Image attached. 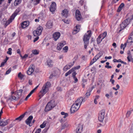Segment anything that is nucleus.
Masks as SVG:
<instances>
[{"label": "nucleus", "instance_id": "1", "mask_svg": "<svg viewBox=\"0 0 133 133\" xmlns=\"http://www.w3.org/2000/svg\"><path fill=\"white\" fill-rule=\"evenodd\" d=\"M51 85L50 82H48L43 87L42 89L39 93V96L40 99L48 91L49 88L51 87Z\"/></svg>", "mask_w": 133, "mask_h": 133}, {"label": "nucleus", "instance_id": "2", "mask_svg": "<svg viewBox=\"0 0 133 133\" xmlns=\"http://www.w3.org/2000/svg\"><path fill=\"white\" fill-rule=\"evenodd\" d=\"M21 9L19 8H18L14 12L11 16L10 18L8 21L6 22L5 24V27H6L8 25L12 22L16 16L18 14L19 12L21 11Z\"/></svg>", "mask_w": 133, "mask_h": 133}, {"label": "nucleus", "instance_id": "3", "mask_svg": "<svg viewBox=\"0 0 133 133\" xmlns=\"http://www.w3.org/2000/svg\"><path fill=\"white\" fill-rule=\"evenodd\" d=\"M88 34L87 35L85 34L83 38V41L84 42V48L86 49L87 48L88 45L89 43V40L91 36V32L90 30L87 31Z\"/></svg>", "mask_w": 133, "mask_h": 133}, {"label": "nucleus", "instance_id": "4", "mask_svg": "<svg viewBox=\"0 0 133 133\" xmlns=\"http://www.w3.org/2000/svg\"><path fill=\"white\" fill-rule=\"evenodd\" d=\"M42 29V27L40 26L37 28L36 30L33 31V34L34 36L37 37L34 40V42H35L39 38L38 36L41 34Z\"/></svg>", "mask_w": 133, "mask_h": 133}, {"label": "nucleus", "instance_id": "5", "mask_svg": "<svg viewBox=\"0 0 133 133\" xmlns=\"http://www.w3.org/2000/svg\"><path fill=\"white\" fill-rule=\"evenodd\" d=\"M55 106L54 102L51 101L49 102L46 106L45 109V111H48L51 109Z\"/></svg>", "mask_w": 133, "mask_h": 133}, {"label": "nucleus", "instance_id": "6", "mask_svg": "<svg viewBox=\"0 0 133 133\" xmlns=\"http://www.w3.org/2000/svg\"><path fill=\"white\" fill-rule=\"evenodd\" d=\"M105 110L103 109L101 111L99 114L98 120L101 122H102L104 117Z\"/></svg>", "mask_w": 133, "mask_h": 133}, {"label": "nucleus", "instance_id": "7", "mask_svg": "<svg viewBox=\"0 0 133 133\" xmlns=\"http://www.w3.org/2000/svg\"><path fill=\"white\" fill-rule=\"evenodd\" d=\"M80 106L74 103L72 105L71 108L70 110L71 113H73L77 111L79 108Z\"/></svg>", "mask_w": 133, "mask_h": 133}, {"label": "nucleus", "instance_id": "8", "mask_svg": "<svg viewBox=\"0 0 133 133\" xmlns=\"http://www.w3.org/2000/svg\"><path fill=\"white\" fill-rule=\"evenodd\" d=\"M33 116H30L25 121L27 125H29V127L32 126L31 125V121L33 119Z\"/></svg>", "mask_w": 133, "mask_h": 133}, {"label": "nucleus", "instance_id": "9", "mask_svg": "<svg viewBox=\"0 0 133 133\" xmlns=\"http://www.w3.org/2000/svg\"><path fill=\"white\" fill-rule=\"evenodd\" d=\"M56 4L55 2H52L50 8V11L53 12L55 11L56 9Z\"/></svg>", "mask_w": 133, "mask_h": 133}, {"label": "nucleus", "instance_id": "10", "mask_svg": "<svg viewBox=\"0 0 133 133\" xmlns=\"http://www.w3.org/2000/svg\"><path fill=\"white\" fill-rule=\"evenodd\" d=\"M60 36V33L59 32H56L54 33L53 35V36L54 39L55 41H57L59 38Z\"/></svg>", "mask_w": 133, "mask_h": 133}, {"label": "nucleus", "instance_id": "11", "mask_svg": "<svg viewBox=\"0 0 133 133\" xmlns=\"http://www.w3.org/2000/svg\"><path fill=\"white\" fill-rule=\"evenodd\" d=\"M27 113L26 112H25L23 114L21 115L19 117H18L16 118L15 120L12 122V123H14L15 122H16V121H20L24 117L25 113Z\"/></svg>", "mask_w": 133, "mask_h": 133}, {"label": "nucleus", "instance_id": "12", "mask_svg": "<svg viewBox=\"0 0 133 133\" xmlns=\"http://www.w3.org/2000/svg\"><path fill=\"white\" fill-rule=\"evenodd\" d=\"M94 88V86H92L89 88L85 94L86 97H88L90 96L91 92Z\"/></svg>", "mask_w": 133, "mask_h": 133}, {"label": "nucleus", "instance_id": "13", "mask_svg": "<svg viewBox=\"0 0 133 133\" xmlns=\"http://www.w3.org/2000/svg\"><path fill=\"white\" fill-rule=\"evenodd\" d=\"M29 23V22L28 21H25L22 23L21 26L23 28H25L28 26Z\"/></svg>", "mask_w": 133, "mask_h": 133}, {"label": "nucleus", "instance_id": "14", "mask_svg": "<svg viewBox=\"0 0 133 133\" xmlns=\"http://www.w3.org/2000/svg\"><path fill=\"white\" fill-rule=\"evenodd\" d=\"M127 20H125L123 21L122 22V23L120 24V28H121V30H119V31H121L122 30L124 29L127 26V24H124L125 23L126 21Z\"/></svg>", "mask_w": 133, "mask_h": 133}, {"label": "nucleus", "instance_id": "15", "mask_svg": "<svg viewBox=\"0 0 133 133\" xmlns=\"http://www.w3.org/2000/svg\"><path fill=\"white\" fill-rule=\"evenodd\" d=\"M68 11L67 9H65L63 10L62 15L64 17L67 18L68 16Z\"/></svg>", "mask_w": 133, "mask_h": 133}, {"label": "nucleus", "instance_id": "16", "mask_svg": "<svg viewBox=\"0 0 133 133\" xmlns=\"http://www.w3.org/2000/svg\"><path fill=\"white\" fill-rule=\"evenodd\" d=\"M34 70V69L32 67H30L29 68L28 70L27 71V74L29 75H31L33 73Z\"/></svg>", "mask_w": 133, "mask_h": 133}, {"label": "nucleus", "instance_id": "17", "mask_svg": "<svg viewBox=\"0 0 133 133\" xmlns=\"http://www.w3.org/2000/svg\"><path fill=\"white\" fill-rule=\"evenodd\" d=\"M82 97H81L80 98H78L75 101V103L76 104H77L78 105L80 106L81 104L82 103Z\"/></svg>", "mask_w": 133, "mask_h": 133}, {"label": "nucleus", "instance_id": "18", "mask_svg": "<svg viewBox=\"0 0 133 133\" xmlns=\"http://www.w3.org/2000/svg\"><path fill=\"white\" fill-rule=\"evenodd\" d=\"M47 65L49 67H52L53 66V62L50 59H48L47 61Z\"/></svg>", "mask_w": 133, "mask_h": 133}, {"label": "nucleus", "instance_id": "19", "mask_svg": "<svg viewBox=\"0 0 133 133\" xmlns=\"http://www.w3.org/2000/svg\"><path fill=\"white\" fill-rule=\"evenodd\" d=\"M82 127L81 125H79L78 127L77 128L76 130V133H80L82 130Z\"/></svg>", "mask_w": 133, "mask_h": 133}, {"label": "nucleus", "instance_id": "20", "mask_svg": "<svg viewBox=\"0 0 133 133\" xmlns=\"http://www.w3.org/2000/svg\"><path fill=\"white\" fill-rule=\"evenodd\" d=\"M124 6V4L123 3H121L119 6L117 11L118 12H120L123 9V7Z\"/></svg>", "mask_w": 133, "mask_h": 133}, {"label": "nucleus", "instance_id": "21", "mask_svg": "<svg viewBox=\"0 0 133 133\" xmlns=\"http://www.w3.org/2000/svg\"><path fill=\"white\" fill-rule=\"evenodd\" d=\"M127 54L129 55L127 57V58L128 61L129 62H130L131 61V60L130 59V58L132 57V55L130 51L129 50L127 52Z\"/></svg>", "mask_w": 133, "mask_h": 133}, {"label": "nucleus", "instance_id": "22", "mask_svg": "<svg viewBox=\"0 0 133 133\" xmlns=\"http://www.w3.org/2000/svg\"><path fill=\"white\" fill-rule=\"evenodd\" d=\"M81 25H76L75 27L74 28V31L76 32V33L78 32L79 31Z\"/></svg>", "mask_w": 133, "mask_h": 133}, {"label": "nucleus", "instance_id": "23", "mask_svg": "<svg viewBox=\"0 0 133 133\" xmlns=\"http://www.w3.org/2000/svg\"><path fill=\"white\" fill-rule=\"evenodd\" d=\"M52 23L50 22L49 21L47 22L46 26L48 28L50 29L52 27Z\"/></svg>", "mask_w": 133, "mask_h": 133}, {"label": "nucleus", "instance_id": "24", "mask_svg": "<svg viewBox=\"0 0 133 133\" xmlns=\"http://www.w3.org/2000/svg\"><path fill=\"white\" fill-rule=\"evenodd\" d=\"M9 121V119L6 120L5 121H2V126H4L8 124Z\"/></svg>", "mask_w": 133, "mask_h": 133}, {"label": "nucleus", "instance_id": "25", "mask_svg": "<svg viewBox=\"0 0 133 133\" xmlns=\"http://www.w3.org/2000/svg\"><path fill=\"white\" fill-rule=\"evenodd\" d=\"M107 35V32L106 31L104 32L102 34L100 35L99 36H100L101 38H102L103 39Z\"/></svg>", "mask_w": 133, "mask_h": 133}, {"label": "nucleus", "instance_id": "26", "mask_svg": "<svg viewBox=\"0 0 133 133\" xmlns=\"http://www.w3.org/2000/svg\"><path fill=\"white\" fill-rule=\"evenodd\" d=\"M22 0H15L14 2L15 6H17L19 4L21 3Z\"/></svg>", "mask_w": 133, "mask_h": 133}, {"label": "nucleus", "instance_id": "27", "mask_svg": "<svg viewBox=\"0 0 133 133\" xmlns=\"http://www.w3.org/2000/svg\"><path fill=\"white\" fill-rule=\"evenodd\" d=\"M100 36H99L97 39V43L98 44H100L103 40L102 38L101 39Z\"/></svg>", "mask_w": 133, "mask_h": 133}, {"label": "nucleus", "instance_id": "28", "mask_svg": "<svg viewBox=\"0 0 133 133\" xmlns=\"http://www.w3.org/2000/svg\"><path fill=\"white\" fill-rule=\"evenodd\" d=\"M63 46L60 43H58L57 45V49L58 50H60Z\"/></svg>", "mask_w": 133, "mask_h": 133}, {"label": "nucleus", "instance_id": "29", "mask_svg": "<svg viewBox=\"0 0 133 133\" xmlns=\"http://www.w3.org/2000/svg\"><path fill=\"white\" fill-rule=\"evenodd\" d=\"M38 87V85L35 88L33 89L32 90L30 93L29 94L30 96L36 90V89Z\"/></svg>", "mask_w": 133, "mask_h": 133}, {"label": "nucleus", "instance_id": "30", "mask_svg": "<svg viewBox=\"0 0 133 133\" xmlns=\"http://www.w3.org/2000/svg\"><path fill=\"white\" fill-rule=\"evenodd\" d=\"M61 114L62 115H64L63 117V118H65L66 117L68 116V114L67 113H65L64 112H62L61 113Z\"/></svg>", "mask_w": 133, "mask_h": 133}, {"label": "nucleus", "instance_id": "31", "mask_svg": "<svg viewBox=\"0 0 133 133\" xmlns=\"http://www.w3.org/2000/svg\"><path fill=\"white\" fill-rule=\"evenodd\" d=\"M132 110H133V109H132V110H131V111H127V113L126 114V117L127 118H128V117H129V116H130L131 113L132 111Z\"/></svg>", "mask_w": 133, "mask_h": 133}, {"label": "nucleus", "instance_id": "32", "mask_svg": "<svg viewBox=\"0 0 133 133\" xmlns=\"http://www.w3.org/2000/svg\"><path fill=\"white\" fill-rule=\"evenodd\" d=\"M13 93L14 94V95L17 97V100H18L21 97V95L20 96L18 94L15 92V93L13 92Z\"/></svg>", "mask_w": 133, "mask_h": 133}, {"label": "nucleus", "instance_id": "33", "mask_svg": "<svg viewBox=\"0 0 133 133\" xmlns=\"http://www.w3.org/2000/svg\"><path fill=\"white\" fill-rule=\"evenodd\" d=\"M46 123V121H44L40 125V127L41 128H44L45 126Z\"/></svg>", "mask_w": 133, "mask_h": 133}, {"label": "nucleus", "instance_id": "34", "mask_svg": "<svg viewBox=\"0 0 133 133\" xmlns=\"http://www.w3.org/2000/svg\"><path fill=\"white\" fill-rule=\"evenodd\" d=\"M76 17L77 20L78 21L80 20L82 18L81 15H76Z\"/></svg>", "mask_w": 133, "mask_h": 133}, {"label": "nucleus", "instance_id": "35", "mask_svg": "<svg viewBox=\"0 0 133 133\" xmlns=\"http://www.w3.org/2000/svg\"><path fill=\"white\" fill-rule=\"evenodd\" d=\"M32 52L33 54L35 55H37L39 54V52L36 50H32Z\"/></svg>", "mask_w": 133, "mask_h": 133}, {"label": "nucleus", "instance_id": "36", "mask_svg": "<svg viewBox=\"0 0 133 133\" xmlns=\"http://www.w3.org/2000/svg\"><path fill=\"white\" fill-rule=\"evenodd\" d=\"M73 69H71L69 71L66 72L65 75V76L66 77L68 75L71 74L72 72H73L72 70Z\"/></svg>", "mask_w": 133, "mask_h": 133}, {"label": "nucleus", "instance_id": "37", "mask_svg": "<svg viewBox=\"0 0 133 133\" xmlns=\"http://www.w3.org/2000/svg\"><path fill=\"white\" fill-rule=\"evenodd\" d=\"M80 65H78L74 67H73L71 69H73V70H72L73 72L74 71L80 68Z\"/></svg>", "mask_w": 133, "mask_h": 133}, {"label": "nucleus", "instance_id": "38", "mask_svg": "<svg viewBox=\"0 0 133 133\" xmlns=\"http://www.w3.org/2000/svg\"><path fill=\"white\" fill-rule=\"evenodd\" d=\"M70 68L69 66H68V65L67 64L64 67L63 70L64 71H66Z\"/></svg>", "mask_w": 133, "mask_h": 133}, {"label": "nucleus", "instance_id": "39", "mask_svg": "<svg viewBox=\"0 0 133 133\" xmlns=\"http://www.w3.org/2000/svg\"><path fill=\"white\" fill-rule=\"evenodd\" d=\"M23 90L22 89H20L18 90L17 91V93L20 96L22 95V93Z\"/></svg>", "mask_w": 133, "mask_h": 133}, {"label": "nucleus", "instance_id": "40", "mask_svg": "<svg viewBox=\"0 0 133 133\" xmlns=\"http://www.w3.org/2000/svg\"><path fill=\"white\" fill-rule=\"evenodd\" d=\"M18 77L20 79H22L23 77V76L21 74V72H20L18 74Z\"/></svg>", "mask_w": 133, "mask_h": 133}, {"label": "nucleus", "instance_id": "41", "mask_svg": "<svg viewBox=\"0 0 133 133\" xmlns=\"http://www.w3.org/2000/svg\"><path fill=\"white\" fill-rule=\"evenodd\" d=\"M8 51L7 52V53L10 55H11L12 54V49L10 48L8 49Z\"/></svg>", "mask_w": 133, "mask_h": 133}, {"label": "nucleus", "instance_id": "42", "mask_svg": "<svg viewBox=\"0 0 133 133\" xmlns=\"http://www.w3.org/2000/svg\"><path fill=\"white\" fill-rule=\"evenodd\" d=\"M96 61V59H95L94 58L91 60V61L90 62V65L92 64Z\"/></svg>", "mask_w": 133, "mask_h": 133}, {"label": "nucleus", "instance_id": "43", "mask_svg": "<svg viewBox=\"0 0 133 133\" xmlns=\"http://www.w3.org/2000/svg\"><path fill=\"white\" fill-rule=\"evenodd\" d=\"M128 38L131 39L133 40V31L132 32L130 35L129 36Z\"/></svg>", "mask_w": 133, "mask_h": 133}, {"label": "nucleus", "instance_id": "44", "mask_svg": "<svg viewBox=\"0 0 133 133\" xmlns=\"http://www.w3.org/2000/svg\"><path fill=\"white\" fill-rule=\"evenodd\" d=\"M62 21L65 23L66 24H69V21L68 20H67L65 19H62Z\"/></svg>", "mask_w": 133, "mask_h": 133}, {"label": "nucleus", "instance_id": "45", "mask_svg": "<svg viewBox=\"0 0 133 133\" xmlns=\"http://www.w3.org/2000/svg\"><path fill=\"white\" fill-rule=\"evenodd\" d=\"M132 40V39L131 40L130 39H129V38H128V39L127 41V43H131L130 44L131 45V43L133 42V40Z\"/></svg>", "mask_w": 133, "mask_h": 133}, {"label": "nucleus", "instance_id": "46", "mask_svg": "<svg viewBox=\"0 0 133 133\" xmlns=\"http://www.w3.org/2000/svg\"><path fill=\"white\" fill-rule=\"evenodd\" d=\"M40 0H36L35 1V2H34V5H36L38 4H39L40 2Z\"/></svg>", "mask_w": 133, "mask_h": 133}, {"label": "nucleus", "instance_id": "47", "mask_svg": "<svg viewBox=\"0 0 133 133\" xmlns=\"http://www.w3.org/2000/svg\"><path fill=\"white\" fill-rule=\"evenodd\" d=\"M129 20L130 19L129 18H127L125 20H126L127 21H126V22L124 24H127V25H128L130 23V22L129 21Z\"/></svg>", "mask_w": 133, "mask_h": 133}, {"label": "nucleus", "instance_id": "48", "mask_svg": "<svg viewBox=\"0 0 133 133\" xmlns=\"http://www.w3.org/2000/svg\"><path fill=\"white\" fill-rule=\"evenodd\" d=\"M68 49V46H65L63 48V50H65L64 52H67Z\"/></svg>", "mask_w": 133, "mask_h": 133}, {"label": "nucleus", "instance_id": "49", "mask_svg": "<svg viewBox=\"0 0 133 133\" xmlns=\"http://www.w3.org/2000/svg\"><path fill=\"white\" fill-rule=\"evenodd\" d=\"M74 61L73 63H70L67 65H68L69 67L70 68L74 65Z\"/></svg>", "mask_w": 133, "mask_h": 133}, {"label": "nucleus", "instance_id": "50", "mask_svg": "<svg viewBox=\"0 0 133 133\" xmlns=\"http://www.w3.org/2000/svg\"><path fill=\"white\" fill-rule=\"evenodd\" d=\"M67 124L66 123H65L64 124H63L62 126V129H64L65 128L67 127Z\"/></svg>", "mask_w": 133, "mask_h": 133}, {"label": "nucleus", "instance_id": "51", "mask_svg": "<svg viewBox=\"0 0 133 133\" xmlns=\"http://www.w3.org/2000/svg\"><path fill=\"white\" fill-rule=\"evenodd\" d=\"M100 57L99 54L95 56L94 58L96 59V61L98 60Z\"/></svg>", "mask_w": 133, "mask_h": 133}, {"label": "nucleus", "instance_id": "52", "mask_svg": "<svg viewBox=\"0 0 133 133\" xmlns=\"http://www.w3.org/2000/svg\"><path fill=\"white\" fill-rule=\"evenodd\" d=\"M76 15H81L79 11L78 10H76L75 13Z\"/></svg>", "mask_w": 133, "mask_h": 133}, {"label": "nucleus", "instance_id": "53", "mask_svg": "<svg viewBox=\"0 0 133 133\" xmlns=\"http://www.w3.org/2000/svg\"><path fill=\"white\" fill-rule=\"evenodd\" d=\"M11 70V68H9L6 72L5 74H8L10 72Z\"/></svg>", "mask_w": 133, "mask_h": 133}, {"label": "nucleus", "instance_id": "54", "mask_svg": "<svg viewBox=\"0 0 133 133\" xmlns=\"http://www.w3.org/2000/svg\"><path fill=\"white\" fill-rule=\"evenodd\" d=\"M41 131V128H39L37 129L35 133H40Z\"/></svg>", "mask_w": 133, "mask_h": 133}, {"label": "nucleus", "instance_id": "55", "mask_svg": "<svg viewBox=\"0 0 133 133\" xmlns=\"http://www.w3.org/2000/svg\"><path fill=\"white\" fill-rule=\"evenodd\" d=\"M57 90L58 91H61L62 90L61 88L60 87H58L57 88Z\"/></svg>", "mask_w": 133, "mask_h": 133}, {"label": "nucleus", "instance_id": "56", "mask_svg": "<svg viewBox=\"0 0 133 133\" xmlns=\"http://www.w3.org/2000/svg\"><path fill=\"white\" fill-rule=\"evenodd\" d=\"M84 2V0H80L79 2V3L81 6H82Z\"/></svg>", "mask_w": 133, "mask_h": 133}, {"label": "nucleus", "instance_id": "57", "mask_svg": "<svg viewBox=\"0 0 133 133\" xmlns=\"http://www.w3.org/2000/svg\"><path fill=\"white\" fill-rule=\"evenodd\" d=\"M11 97V98L15 100H17V97L15 95V96H14L13 95H12Z\"/></svg>", "mask_w": 133, "mask_h": 133}, {"label": "nucleus", "instance_id": "58", "mask_svg": "<svg viewBox=\"0 0 133 133\" xmlns=\"http://www.w3.org/2000/svg\"><path fill=\"white\" fill-rule=\"evenodd\" d=\"M60 43H61V44L63 46L65 45L66 44V42L64 41L61 42H60Z\"/></svg>", "mask_w": 133, "mask_h": 133}, {"label": "nucleus", "instance_id": "59", "mask_svg": "<svg viewBox=\"0 0 133 133\" xmlns=\"http://www.w3.org/2000/svg\"><path fill=\"white\" fill-rule=\"evenodd\" d=\"M76 73L75 71H74L72 73V76L73 77H76Z\"/></svg>", "mask_w": 133, "mask_h": 133}, {"label": "nucleus", "instance_id": "60", "mask_svg": "<svg viewBox=\"0 0 133 133\" xmlns=\"http://www.w3.org/2000/svg\"><path fill=\"white\" fill-rule=\"evenodd\" d=\"M112 58V57L111 56H109V57L105 56V59H111Z\"/></svg>", "mask_w": 133, "mask_h": 133}, {"label": "nucleus", "instance_id": "61", "mask_svg": "<svg viewBox=\"0 0 133 133\" xmlns=\"http://www.w3.org/2000/svg\"><path fill=\"white\" fill-rule=\"evenodd\" d=\"M28 57V55L26 54H25L22 57V59H25L26 58Z\"/></svg>", "mask_w": 133, "mask_h": 133}, {"label": "nucleus", "instance_id": "62", "mask_svg": "<svg viewBox=\"0 0 133 133\" xmlns=\"http://www.w3.org/2000/svg\"><path fill=\"white\" fill-rule=\"evenodd\" d=\"M110 81L111 82V83L112 84L114 85L115 82V80L114 79H110Z\"/></svg>", "mask_w": 133, "mask_h": 133}, {"label": "nucleus", "instance_id": "63", "mask_svg": "<svg viewBox=\"0 0 133 133\" xmlns=\"http://www.w3.org/2000/svg\"><path fill=\"white\" fill-rule=\"evenodd\" d=\"M105 67L108 69L111 68L112 67L111 66L106 65L105 66Z\"/></svg>", "mask_w": 133, "mask_h": 133}, {"label": "nucleus", "instance_id": "64", "mask_svg": "<svg viewBox=\"0 0 133 133\" xmlns=\"http://www.w3.org/2000/svg\"><path fill=\"white\" fill-rule=\"evenodd\" d=\"M74 79L75 82V83H76L78 81V79L77 77H75L73 78Z\"/></svg>", "mask_w": 133, "mask_h": 133}]
</instances>
